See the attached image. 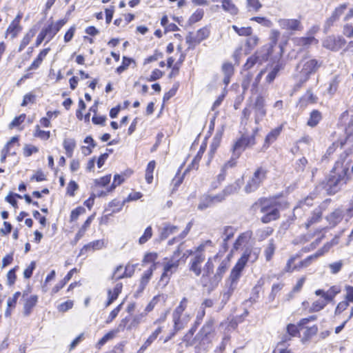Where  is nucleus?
I'll return each instance as SVG.
<instances>
[{
	"label": "nucleus",
	"mask_w": 353,
	"mask_h": 353,
	"mask_svg": "<svg viewBox=\"0 0 353 353\" xmlns=\"http://www.w3.org/2000/svg\"><path fill=\"white\" fill-rule=\"evenodd\" d=\"M222 72L224 74L223 83L228 85L230 82V77L234 74V67L230 63H224L222 65Z\"/></svg>",
	"instance_id": "22"
},
{
	"label": "nucleus",
	"mask_w": 353,
	"mask_h": 353,
	"mask_svg": "<svg viewBox=\"0 0 353 353\" xmlns=\"http://www.w3.org/2000/svg\"><path fill=\"white\" fill-rule=\"evenodd\" d=\"M278 23L281 28L292 32L303 29L301 21L296 19H280Z\"/></svg>",
	"instance_id": "12"
},
{
	"label": "nucleus",
	"mask_w": 353,
	"mask_h": 353,
	"mask_svg": "<svg viewBox=\"0 0 353 353\" xmlns=\"http://www.w3.org/2000/svg\"><path fill=\"white\" fill-rule=\"evenodd\" d=\"M299 257L298 255L292 256L288 261L285 267V272H292L295 270H299L298 265H294V261Z\"/></svg>",
	"instance_id": "49"
},
{
	"label": "nucleus",
	"mask_w": 353,
	"mask_h": 353,
	"mask_svg": "<svg viewBox=\"0 0 353 353\" xmlns=\"http://www.w3.org/2000/svg\"><path fill=\"white\" fill-rule=\"evenodd\" d=\"M247 6L249 10L258 11L262 6L259 0H247Z\"/></svg>",
	"instance_id": "61"
},
{
	"label": "nucleus",
	"mask_w": 353,
	"mask_h": 353,
	"mask_svg": "<svg viewBox=\"0 0 353 353\" xmlns=\"http://www.w3.org/2000/svg\"><path fill=\"white\" fill-rule=\"evenodd\" d=\"M341 76L335 75L333 79L330 82V85L328 88V92L331 94H333L337 90L339 83L341 82Z\"/></svg>",
	"instance_id": "47"
},
{
	"label": "nucleus",
	"mask_w": 353,
	"mask_h": 353,
	"mask_svg": "<svg viewBox=\"0 0 353 353\" xmlns=\"http://www.w3.org/2000/svg\"><path fill=\"white\" fill-rule=\"evenodd\" d=\"M252 208L254 210L260 208V212L264 215L261 217V221L268 223L272 221L277 219L279 216L278 209L272 204V202L268 199H262L255 203Z\"/></svg>",
	"instance_id": "5"
},
{
	"label": "nucleus",
	"mask_w": 353,
	"mask_h": 353,
	"mask_svg": "<svg viewBox=\"0 0 353 353\" xmlns=\"http://www.w3.org/2000/svg\"><path fill=\"white\" fill-rule=\"evenodd\" d=\"M191 316L190 314L185 313L181 317L178 318V321L173 320L174 332L172 336L178 331L183 329L190 321Z\"/></svg>",
	"instance_id": "20"
},
{
	"label": "nucleus",
	"mask_w": 353,
	"mask_h": 353,
	"mask_svg": "<svg viewBox=\"0 0 353 353\" xmlns=\"http://www.w3.org/2000/svg\"><path fill=\"white\" fill-rule=\"evenodd\" d=\"M204 12L202 9L196 10L190 17V21L192 23L200 21L203 17Z\"/></svg>",
	"instance_id": "63"
},
{
	"label": "nucleus",
	"mask_w": 353,
	"mask_h": 353,
	"mask_svg": "<svg viewBox=\"0 0 353 353\" xmlns=\"http://www.w3.org/2000/svg\"><path fill=\"white\" fill-rule=\"evenodd\" d=\"M347 172L348 166L343 161L336 162L328 178L316 187V190L320 192L324 189L327 194L339 192L349 180Z\"/></svg>",
	"instance_id": "1"
},
{
	"label": "nucleus",
	"mask_w": 353,
	"mask_h": 353,
	"mask_svg": "<svg viewBox=\"0 0 353 353\" xmlns=\"http://www.w3.org/2000/svg\"><path fill=\"white\" fill-rule=\"evenodd\" d=\"M165 300L166 296L163 294H159L154 296L151 301L146 306L145 312L146 313L151 312L159 301H163V302H165Z\"/></svg>",
	"instance_id": "38"
},
{
	"label": "nucleus",
	"mask_w": 353,
	"mask_h": 353,
	"mask_svg": "<svg viewBox=\"0 0 353 353\" xmlns=\"http://www.w3.org/2000/svg\"><path fill=\"white\" fill-rule=\"evenodd\" d=\"M85 210L83 207H77L75 209H74L70 214V221L73 222L78 219L79 216L85 213Z\"/></svg>",
	"instance_id": "56"
},
{
	"label": "nucleus",
	"mask_w": 353,
	"mask_h": 353,
	"mask_svg": "<svg viewBox=\"0 0 353 353\" xmlns=\"http://www.w3.org/2000/svg\"><path fill=\"white\" fill-rule=\"evenodd\" d=\"M116 331L111 330L107 334H105L97 343V347L98 348H101L103 345H104L108 341L112 340L116 336Z\"/></svg>",
	"instance_id": "48"
},
{
	"label": "nucleus",
	"mask_w": 353,
	"mask_h": 353,
	"mask_svg": "<svg viewBox=\"0 0 353 353\" xmlns=\"http://www.w3.org/2000/svg\"><path fill=\"white\" fill-rule=\"evenodd\" d=\"M318 257L316 256L315 253L314 254H312V255L307 256L306 259H305L304 260L301 261L298 264L299 270L302 268L307 267L308 265H310L311 264V263H312V261L313 260H315Z\"/></svg>",
	"instance_id": "62"
},
{
	"label": "nucleus",
	"mask_w": 353,
	"mask_h": 353,
	"mask_svg": "<svg viewBox=\"0 0 353 353\" xmlns=\"http://www.w3.org/2000/svg\"><path fill=\"white\" fill-rule=\"evenodd\" d=\"M270 46H263L247 59L246 63L243 65V69L249 70L255 65H261L266 61L270 54Z\"/></svg>",
	"instance_id": "8"
},
{
	"label": "nucleus",
	"mask_w": 353,
	"mask_h": 353,
	"mask_svg": "<svg viewBox=\"0 0 353 353\" xmlns=\"http://www.w3.org/2000/svg\"><path fill=\"white\" fill-rule=\"evenodd\" d=\"M65 19H61L57 21L56 23H52L46 28H43L46 34H48V41H50L56 34L60 30V29L66 23Z\"/></svg>",
	"instance_id": "14"
},
{
	"label": "nucleus",
	"mask_w": 353,
	"mask_h": 353,
	"mask_svg": "<svg viewBox=\"0 0 353 353\" xmlns=\"http://www.w3.org/2000/svg\"><path fill=\"white\" fill-rule=\"evenodd\" d=\"M152 236V230L151 226H148L145 230L143 235L139 238V243L141 245L145 243Z\"/></svg>",
	"instance_id": "53"
},
{
	"label": "nucleus",
	"mask_w": 353,
	"mask_h": 353,
	"mask_svg": "<svg viewBox=\"0 0 353 353\" xmlns=\"http://www.w3.org/2000/svg\"><path fill=\"white\" fill-rule=\"evenodd\" d=\"M259 43V38L258 37L254 35L251 36L246 40V46L248 48V50L250 51L252 50L254 47L257 46Z\"/></svg>",
	"instance_id": "64"
},
{
	"label": "nucleus",
	"mask_w": 353,
	"mask_h": 353,
	"mask_svg": "<svg viewBox=\"0 0 353 353\" xmlns=\"http://www.w3.org/2000/svg\"><path fill=\"white\" fill-rule=\"evenodd\" d=\"M341 288L339 285H333L330 287L327 291L323 290H316L314 294L316 296H321L325 299L327 302L333 301L334 297L341 292Z\"/></svg>",
	"instance_id": "13"
},
{
	"label": "nucleus",
	"mask_w": 353,
	"mask_h": 353,
	"mask_svg": "<svg viewBox=\"0 0 353 353\" xmlns=\"http://www.w3.org/2000/svg\"><path fill=\"white\" fill-rule=\"evenodd\" d=\"M265 105V101L263 97L261 95L256 97L253 103H250L243 109L242 123L247 125L250 117L253 114L255 123L259 124L266 115Z\"/></svg>",
	"instance_id": "3"
},
{
	"label": "nucleus",
	"mask_w": 353,
	"mask_h": 353,
	"mask_svg": "<svg viewBox=\"0 0 353 353\" xmlns=\"http://www.w3.org/2000/svg\"><path fill=\"white\" fill-rule=\"evenodd\" d=\"M213 330V322L210 321L205 323L199 333L202 339L207 338Z\"/></svg>",
	"instance_id": "40"
},
{
	"label": "nucleus",
	"mask_w": 353,
	"mask_h": 353,
	"mask_svg": "<svg viewBox=\"0 0 353 353\" xmlns=\"http://www.w3.org/2000/svg\"><path fill=\"white\" fill-rule=\"evenodd\" d=\"M21 30L22 28L20 24L17 23V21H12L6 30V35L14 39L21 31Z\"/></svg>",
	"instance_id": "28"
},
{
	"label": "nucleus",
	"mask_w": 353,
	"mask_h": 353,
	"mask_svg": "<svg viewBox=\"0 0 353 353\" xmlns=\"http://www.w3.org/2000/svg\"><path fill=\"white\" fill-rule=\"evenodd\" d=\"M252 81V74L248 72L247 74H245L241 83L242 88L244 91H245L250 88Z\"/></svg>",
	"instance_id": "60"
},
{
	"label": "nucleus",
	"mask_w": 353,
	"mask_h": 353,
	"mask_svg": "<svg viewBox=\"0 0 353 353\" xmlns=\"http://www.w3.org/2000/svg\"><path fill=\"white\" fill-rule=\"evenodd\" d=\"M273 232V229L267 227L263 229L258 230L256 232V236L259 241H263L270 236Z\"/></svg>",
	"instance_id": "46"
},
{
	"label": "nucleus",
	"mask_w": 353,
	"mask_h": 353,
	"mask_svg": "<svg viewBox=\"0 0 353 353\" xmlns=\"http://www.w3.org/2000/svg\"><path fill=\"white\" fill-rule=\"evenodd\" d=\"M236 232V230L230 226L225 227L224 228L223 234V241L226 242L229 239H230L234 235V233Z\"/></svg>",
	"instance_id": "57"
},
{
	"label": "nucleus",
	"mask_w": 353,
	"mask_h": 353,
	"mask_svg": "<svg viewBox=\"0 0 353 353\" xmlns=\"http://www.w3.org/2000/svg\"><path fill=\"white\" fill-rule=\"evenodd\" d=\"M322 216V210L320 208H316L311 216L308 219L307 221L305 223V227L307 228L312 225L318 223L321 221Z\"/></svg>",
	"instance_id": "29"
},
{
	"label": "nucleus",
	"mask_w": 353,
	"mask_h": 353,
	"mask_svg": "<svg viewBox=\"0 0 353 353\" xmlns=\"http://www.w3.org/2000/svg\"><path fill=\"white\" fill-rule=\"evenodd\" d=\"M77 269L73 268L70 270L68 273L66 274V276L64 277V279L59 281L52 290V294L57 293L61 289H62L65 285L71 279L72 276H73L74 273L77 272Z\"/></svg>",
	"instance_id": "23"
},
{
	"label": "nucleus",
	"mask_w": 353,
	"mask_h": 353,
	"mask_svg": "<svg viewBox=\"0 0 353 353\" xmlns=\"http://www.w3.org/2000/svg\"><path fill=\"white\" fill-rule=\"evenodd\" d=\"M327 303L325 299L316 300L312 303L310 310L311 312H319L323 310Z\"/></svg>",
	"instance_id": "44"
},
{
	"label": "nucleus",
	"mask_w": 353,
	"mask_h": 353,
	"mask_svg": "<svg viewBox=\"0 0 353 353\" xmlns=\"http://www.w3.org/2000/svg\"><path fill=\"white\" fill-rule=\"evenodd\" d=\"M146 312H142L139 314L136 315L131 322L130 325L128 326V329L130 330L132 327L137 326L140 323H141L146 315Z\"/></svg>",
	"instance_id": "58"
},
{
	"label": "nucleus",
	"mask_w": 353,
	"mask_h": 353,
	"mask_svg": "<svg viewBox=\"0 0 353 353\" xmlns=\"http://www.w3.org/2000/svg\"><path fill=\"white\" fill-rule=\"evenodd\" d=\"M283 68V65L281 63H278L272 70L268 73L266 77V81L268 83L272 82L276 77L277 76L279 72Z\"/></svg>",
	"instance_id": "39"
},
{
	"label": "nucleus",
	"mask_w": 353,
	"mask_h": 353,
	"mask_svg": "<svg viewBox=\"0 0 353 353\" xmlns=\"http://www.w3.org/2000/svg\"><path fill=\"white\" fill-rule=\"evenodd\" d=\"M321 63L314 59H303L296 66L297 78L301 84L305 83L310 75L315 73L320 68Z\"/></svg>",
	"instance_id": "4"
},
{
	"label": "nucleus",
	"mask_w": 353,
	"mask_h": 353,
	"mask_svg": "<svg viewBox=\"0 0 353 353\" xmlns=\"http://www.w3.org/2000/svg\"><path fill=\"white\" fill-rule=\"evenodd\" d=\"M283 130V126L280 125L273 130H272L266 136L265 139V143L268 145H270L272 143H274L279 134H281Z\"/></svg>",
	"instance_id": "26"
},
{
	"label": "nucleus",
	"mask_w": 353,
	"mask_h": 353,
	"mask_svg": "<svg viewBox=\"0 0 353 353\" xmlns=\"http://www.w3.org/2000/svg\"><path fill=\"white\" fill-rule=\"evenodd\" d=\"M105 247V242L102 239L96 240L94 241H92L87 245H85L83 248L81 249V252L82 253L83 251H94V250H99L102 249Z\"/></svg>",
	"instance_id": "24"
},
{
	"label": "nucleus",
	"mask_w": 353,
	"mask_h": 353,
	"mask_svg": "<svg viewBox=\"0 0 353 353\" xmlns=\"http://www.w3.org/2000/svg\"><path fill=\"white\" fill-rule=\"evenodd\" d=\"M252 233L250 231L241 233L235 241L233 250H237L241 247L245 246L251 239Z\"/></svg>",
	"instance_id": "18"
},
{
	"label": "nucleus",
	"mask_w": 353,
	"mask_h": 353,
	"mask_svg": "<svg viewBox=\"0 0 353 353\" xmlns=\"http://www.w3.org/2000/svg\"><path fill=\"white\" fill-rule=\"evenodd\" d=\"M26 295H27V293L24 292L23 293V299H24L23 314L29 316L38 301V296L31 295L30 297L25 299Z\"/></svg>",
	"instance_id": "15"
},
{
	"label": "nucleus",
	"mask_w": 353,
	"mask_h": 353,
	"mask_svg": "<svg viewBox=\"0 0 353 353\" xmlns=\"http://www.w3.org/2000/svg\"><path fill=\"white\" fill-rule=\"evenodd\" d=\"M266 175L267 170L265 168L262 167L257 168L252 177L247 181L245 186V192L250 193L256 190L265 179Z\"/></svg>",
	"instance_id": "9"
},
{
	"label": "nucleus",
	"mask_w": 353,
	"mask_h": 353,
	"mask_svg": "<svg viewBox=\"0 0 353 353\" xmlns=\"http://www.w3.org/2000/svg\"><path fill=\"white\" fill-rule=\"evenodd\" d=\"M210 31L207 27H203L198 30L195 33L189 32L185 38L186 43L189 45V48H194L201 41L208 38Z\"/></svg>",
	"instance_id": "10"
},
{
	"label": "nucleus",
	"mask_w": 353,
	"mask_h": 353,
	"mask_svg": "<svg viewBox=\"0 0 353 353\" xmlns=\"http://www.w3.org/2000/svg\"><path fill=\"white\" fill-rule=\"evenodd\" d=\"M178 230V228L168 223H165L161 232V239H167L170 235L174 234Z\"/></svg>",
	"instance_id": "32"
},
{
	"label": "nucleus",
	"mask_w": 353,
	"mask_h": 353,
	"mask_svg": "<svg viewBox=\"0 0 353 353\" xmlns=\"http://www.w3.org/2000/svg\"><path fill=\"white\" fill-rule=\"evenodd\" d=\"M280 37V32L277 30H272L270 35V39L271 41V43L270 45H267L266 46H270V51L272 48L276 44L278 39Z\"/></svg>",
	"instance_id": "55"
},
{
	"label": "nucleus",
	"mask_w": 353,
	"mask_h": 353,
	"mask_svg": "<svg viewBox=\"0 0 353 353\" xmlns=\"http://www.w3.org/2000/svg\"><path fill=\"white\" fill-rule=\"evenodd\" d=\"M212 205H214L212 201L211 195H203L199 199L198 209L199 210H205Z\"/></svg>",
	"instance_id": "35"
},
{
	"label": "nucleus",
	"mask_w": 353,
	"mask_h": 353,
	"mask_svg": "<svg viewBox=\"0 0 353 353\" xmlns=\"http://www.w3.org/2000/svg\"><path fill=\"white\" fill-rule=\"evenodd\" d=\"M243 183V178L238 179L233 183L229 184L227 186H225L222 192L224 193V195L225 196V197H228L230 195L237 193L238 191L241 188Z\"/></svg>",
	"instance_id": "17"
},
{
	"label": "nucleus",
	"mask_w": 353,
	"mask_h": 353,
	"mask_svg": "<svg viewBox=\"0 0 353 353\" xmlns=\"http://www.w3.org/2000/svg\"><path fill=\"white\" fill-rule=\"evenodd\" d=\"M156 163L151 161L148 163L145 170V180L148 183H151L153 180V172L155 168Z\"/></svg>",
	"instance_id": "41"
},
{
	"label": "nucleus",
	"mask_w": 353,
	"mask_h": 353,
	"mask_svg": "<svg viewBox=\"0 0 353 353\" xmlns=\"http://www.w3.org/2000/svg\"><path fill=\"white\" fill-rule=\"evenodd\" d=\"M65 154L68 157H71L73 154L74 150L76 147V142L73 139H65L63 143Z\"/></svg>",
	"instance_id": "33"
},
{
	"label": "nucleus",
	"mask_w": 353,
	"mask_h": 353,
	"mask_svg": "<svg viewBox=\"0 0 353 353\" xmlns=\"http://www.w3.org/2000/svg\"><path fill=\"white\" fill-rule=\"evenodd\" d=\"M259 252L253 251L251 248H247L238 260L236 265L232 269L230 276L228 280V285L232 289H236L238 281L241 276L243 270L248 262H254L258 259Z\"/></svg>",
	"instance_id": "2"
},
{
	"label": "nucleus",
	"mask_w": 353,
	"mask_h": 353,
	"mask_svg": "<svg viewBox=\"0 0 353 353\" xmlns=\"http://www.w3.org/2000/svg\"><path fill=\"white\" fill-rule=\"evenodd\" d=\"M181 253V250L179 248L174 252V256L168 259H165V262L163 263V272L160 278V283L163 284V286H165L170 281L171 276L175 273L179 265V259L175 258V256H179Z\"/></svg>",
	"instance_id": "6"
},
{
	"label": "nucleus",
	"mask_w": 353,
	"mask_h": 353,
	"mask_svg": "<svg viewBox=\"0 0 353 353\" xmlns=\"http://www.w3.org/2000/svg\"><path fill=\"white\" fill-rule=\"evenodd\" d=\"M50 51V48H46L41 50L35 60L32 63V64L28 68V70H32L37 69L39 65L41 64L43 60L46 58L48 53Z\"/></svg>",
	"instance_id": "27"
},
{
	"label": "nucleus",
	"mask_w": 353,
	"mask_h": 353,
	"mask_svg": "<svg viewBox=\"0 0 353 353\" xmlns=\"http://www.w3.org/2000/svg\"><path fill=\"white\" fill-rule=\"evenodd\" d=\"M221 140V133H216L215 136L214 137L212 141L210 146V154L211 157H212L216 149L219 148L220 143Z\"/></svg>",
	"instance_id": "42"
},
{
	"label": "nucleus",
	"mask_w": 353,
	"mask_h": 353,
	"mask_svg": "<svg viewBox=\"0 0 353 353\" xmlns=\"http://www.w3.org/2000/svg\"><path fill=\"white\" fill-rule=\"evenodd\" d=\"M275 249H276V247L274 243V240L273 239L270 240L268 245L267 246V248H265V250L264 251L265 259L267 261H269L272 259V258L274 254Z\"/></svg>",
	"instance_id": "45"
},
{
	"label": "nucleus",
	"mask_w": 353,
	"mask_h": 353,
	"mask_svg": "<svg viewBox=\"0 0 353 353\" xmlns=\"http://www.w3.org/2000/svg\"><path fill=\"white\" fill-rule=\"evenodd\" d=\"M152 275H151V271H145L143 276L141 278L140 283L137 290L138 293H141L148 283L150 280Z\"/></svg>",
	"instance_id": "36"
},
{
	"label": "nucleus",
	"mask_w": 353,
	"mask_h": 353,
	"mask_svg": "<svg viewBox=\"0 0 353 353\" xmlns=\"http://www.w3.org/2000/svg\"><path fill=\"white\" fill-rule=\"evenodd\" d=\"M345 43V40L341 36H329L323 41V46L325 48L332 50L338 51Z\"/></svg>",
	"instance_id": "11"
},
{
	"label": "nucleus",
	"mask_w": 353,
	"mask_h": 353,
	"mask_svg": "<svg viewBox=\"0 0 353 353\" xmlns=\"http://www.w3.org/2000/svg\"><path fill=\"white\" fill-rule=\"evenodd\" d=\"M123 285L121 283H118L115 285L112 290H109L108 300L106 303V307L109 306L114 300H116L122 290Z\"/></svg>",
	"instance_id": "21"
},
{
	"label": "nucleus",
	"mask_w": 353,
	"mask_h": 353,
	"mask_svg": "<svg viewBox=\"0 0 353 353\" xmlns=\"http://www.w3.org/2000/svg\"><path fill=\"white\" fill-rule=\"evenodd\" d=\"M229 258H226L223 259L218 266L216 273L214 275L213 280L214 283L216 284L222 279L223 276L226 272L228 267H229Z\"/></svg>",
	"instance_id": "16"
},
{
	"label": "nucleus",
	"mask_w": 353,
	"mask_h": 353,
	"mask_svg": "<svg viewBox=\"0 0 353 353\" xmlns=\"http://www.w3.org/2000/svg\"><path fill=\"white\" fill-rule=\"evenodd\" d=\"M222 8L232 15H235L238 13L237 7L232 3L231 0H228L225 2H223Z\"/></svg>",
	"instance_id": "43"
},
{
	"label": "nucleus",
	"mask_w": 353,
	"mask_h": 353,
	"mask_svg": "<svg viewBox=\"0 0 353 353\" xmlns=\"http://www.w3.org/2000/svg\"><path fill=\"white\" fill-rule=\"evenodd\" d=\"M317 43L318 41L312 36L296 39L297 45L304 48L312 44H316Z\"/></svg>",
	"instance_id": "37"
},
{
	"label": "nucleus",
	"mask_w": 353,
	"mask_h": 353,
	"mask_svg": "<svg viewBox=\"0 0 353 353\" xmlns=\"http://www.w3.org/2000/svg\"><path fill=\"white\" fill-rule=\"evenodd\" d=\"M247 145L242 137L238 139L232 146V153L235 157H239L241 154L245 150Z\"/></svg>",
	"instance_id": "25"
},
{
	"label": "nucleus",
	"mask_w": 353,
	"mask_h": 353,
	"mask_svg": "<svg viewBox=\"0 0 353 353\" xmlns=\"http://www.w3.org/2000/svg\"><path fill=\"white\" fill-rule=\"evenodd\" d=\"M218 259V256L210 257L203 267V276H209L214 270V263Z\"/></svg>",
	"instance_id": "30"
},
{
	"label": "nucleus",
	"mask_w": 353,
	"mask_h": 353,
	"mask_svg": "<svg viewBox=\"0 0 353 353\" xmlns=\"http://www.w3.org/2000/svg\"><path fill=\"white\" fill-rule=\"evenodd\" d=\"M36 34V30L34 28L30 29L22 39L19 47V52H21L30 42L32 39Z\"/></svg>",
	"instance_id": "31"
},
{
	"label": "nucleus",
	"mask_w": 353,
	"mask_h": 353,
	"mask_svg": "<svg viewBox=\"0 0 353 353\" xmlns=\"http://www.w3.org/2000/svg\"><path fill=\"white\" fill-rule=\"evenodd\" d=\"M227 171L221 168L220 173L217 175L216 181L212 183L211 187L212 189L217 188L221 183L225 179Z\"/></svg>",
	"instance_id": "51"
},
{
	"label": "nucleus",
	"mask_w": 353,
	"mask_h": 353,
	"mask_svg": "<svg viewBox=\"0 0 353 353\" xmlns=\"http://www.w3.org/2000/svg\"><path fill=\"white\" fill-rule=\"evenodd\" d=\"M232 29L240 36H250L252 34V28L250 27H241L233 25Z\"/></svg>",
	"instance_id": "52"
},
{
	"label": "nucleus",
	"mask_w": 353,
	"mask_h": 353,
	"mask_svg": "<svg viewBox=\"0 0 353 353\" xmlns=\"http://www.w3.org/2000/svg\"><path fill=\"white\" fill-rule=\"evenodd\" d=\"M158 257L157 253L156 252H149L145 254L143 261H142V265H145L146 263H152L155 262Z\"/></svg>",
	"instance_id": "59"
},
{
	"label": "nucleus",
	"mask_w": 353,
	"mask_h": 353,
	"mask_svg": "<svg viewBox=\"0 0 353 353\" xmlns=\"http://www.w3.org/2000/svg\"><path fill=\"white\" fill-rule=\"evenodd\" d=\"M347 8V4H341L339 6H338L335 10L334 11L331 19L333 21H335L338 19L345 12V10Z\"/></svg>",
	"instance_id": "54"
},
{
	"label": "nucleus",
	"mask_w": 353,
	"mask_h": 353,
	"mask_svg": "<svg viewBox=\"0 0 353 353\" xmlns=\"http://www.w3.org/2000/svg\"><path fill=\"white\" fill-rule=\"evenodd\" d=\"M34 136L42 140H48L50 137V132L41 130L40 127L37 125L35 126Z\"/></svg>",
	"instance_id": "50"
},
{
	"label": "nucleus",
	"mask_w": 353,
	"mask_h": 353,
	"mask_svg": "<svg viewBox=\"0 0 353 353\" xmlns=\"http://www.w3.org/2000/svg\"><path fill=\"white\" fill-rule=\"evenodd\" d=\"M211 244L212 241L208 240L195 248L194 256L190 262V270L194 272L196 276H200L202 272L201 265L205 259V256L203 254L205 247Z\"/></svg>",
	"instance_id": "7"
},
{
	"label": "nucleus",
	"mask_w": 353,
	"mask_h": 353,
	"mask_svg": "<svg viewBox=\"0 0 353 353\" xmlns=\"http://www.w3.org/2000/svg\"><path fill=\"white\" fill-rule=\"evenodd\" d=\"M321 114L319 111L314 110H313L310 115V118L307 122V124L310 127H314L316 126L319 121L321 120Z\"/></svg>",
	"instance_id": "34"
},
{
	"label": "nucleus",
	"mask_w": 353,
	"mask_h": 353,
	"mask_svg": "<svg viewBox=\"0 0 353 353\" xmlns=\"http://www.w3.org/2000/svg\"><path fill=\"white\" fill-rule=\"evenodd\" d=\"M135 267V265L128 264L125 266V271L123 273V274L117 275V272L119 271H122L123 270V267L121 265H119L117 268L116 270L114 271L113 274V278L117 280L122 279L123 277H130L134 274Z\"/></svg>",
	"instance_id": "19"
}]
</instances>
